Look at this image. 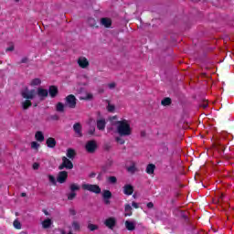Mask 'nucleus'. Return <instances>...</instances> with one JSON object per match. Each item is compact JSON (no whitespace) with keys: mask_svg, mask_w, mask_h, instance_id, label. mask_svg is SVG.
I'll use <instances>...</instances> for the list:
<instances>
[{"mask_svg":"<svg viewBox=\"0 0 234 234\" xmlns=\"http://www.w3.org/2000/svg\"><path fill=\"white\" fill-rule=\"evenodd\" d=\"M132 206H133V207H134L135 209H138V207H140L139 205H138V203H136V202H133V203H132Z\"/></svg>","mask_w":234,"mask_h":234,"instance_id":"nucleus-43","label":"nucleus"},{"mask_svg":"<svg viewBox=\"0 0 234 234\" xmlns=\"http://www.w3.org/2000/svg\"><path fill=\"white\" fill-rule=\"evenodd\" d=\"M101 25L104 27L105 28H111V26L112 25V20L111 18H101Z\"/></svg>","mask_w":234,"mask_h":234,"instance_id":"nucleus-13","label":"nucleus"},{"mask_svg":"<svg viewBox=\"0 0 234 234\" xmlns=\"http://www.w3.org/2000/svg\"><path fill=\"white\" fill-rule=\"evenodd\" d=\"M162 105L167 106L171 104V99L170 98H165L161 101Z\"/></svg>","mask_w":234,"mask_h":234,"instance_id":"nucleus-34","label":"nucleus"},{"mask_svg":"<svg viewBox=\"0 0 234 234\" xmlns=\"http://www.w3.org/2000/svg\"><path fill=\"white\" fill-rule=\"evenodd\" d=\"M13 226L16 229H21V222H19V220H15Z\"/></svg>","mask_w":234,"mask_h":234,"instance_id":"nucleus-36","label":"nucleus"},{"mask_svg":"<svg viewBox=\"0 0 234 234\" xmlns=\"http://www.w3.org/2000/svg\"><path fill=\"white\" fill-rule=\"evenodd\" d=\"M93 95L90 92H85L82 93L80 97V100H85L86 101H90V100H92Z\"/></svg>","mask_w":234,"mask_h":234,"instance_id":"nucleus-21","label":"nucleus"},{"mask_svg":"<svg viewBox=\"0 0 234 234\" xmlns=\"http://www.w3.org/2000/svg\"><path fill=\"white\" fill-rule=\"evenodd\" d=\"M73 130L75 131V134L76 136H78V138H81V136H83V134L81 133V124L75 123L73 125Z\"/></svg>","mask_w":234,"mask_h":234,"instance_id":"nucleus-15","label":"nucleus"},{"mask_svg":"<svg viewBox=\"0 0 234 234\" xmlns=\"http://www.w3.org/2000/svg\"><path fill=\"white\" fill-rule=\"evenodd\" d=\"M113 125L119 136H133V125L130 120L121 119L120 121H115Z\"/></svg>","mask_w":234,"mask_h":234,"instance_id":"nucleus-1","label":"nucleus"},{"mask_svg":"<svg viewBox=\"0 0 234 234\" xmlns=\"http://www.w3.org/2000/svg\"><path fill=\"white\" fill-rule=\"evenodd\" d=\"M107 180L109 184H116V182H118V179L116 178V176H110L108 177Z\"/></svg>","mask_w":234,"mask_h":234,"instance_id":"nucleus-35","label":"nucleus"},{"mask_svg":"<svg viewBox=\"0 0 234 234\" xmlns=\"http://www.w3.org/2000/svg\"><path fill=\"white\" fill-rule=\"evenodd\" d=\"M126 136H117L115 137V142H117V144H120V145H123V144H125V140L123 138H125Z\"/></svg>","mask_w":234,"mask_h":234,"instance_id":"nucleus-29","label":"nucleus"},{"mask_svg":"<svg viewBox=\"0 0 234 234\" xmlns=\"http://www.w3.org/2000/svg\"><path fill=\"white\" fill-rule=\"evenodd\" d=\"M46 144L48 145V147H49L50 149H54L56 147V139L52 138V137H48L46 141Z\"/></svg>","mask_w":234,"mask_h":234,"instance_id":"nucleus-20","label":"nucleus"},{"mask_svg":"<svg viewBox=\"0 0 234 234\" xmlns=\"http://www.w3.org/2000/svg\"><path fill=\"white\" fill-rule=\"evenodd\" d=\"M202 107H203V109H207V102H204V103L202 104Z\"/></svg>","mask_w":234,"mask_h":234,"instance_id":"nucleus-48","label":"nucleus"},{"mask_svg":"<svg viewBox=\"0 0 234 234\" xmlns=\"http://www.w3.org/2000/svg\"><path fill=\"white\" fill-rule=\"evenodd\" d=\"M124 226L128 231H134L136 229V222L135 221H131V220H126L124 223Z\"/></svg>","mask_w":234,"mask_h":234,"instance_id":"nucleus-11","label":"nucleus"},{"mask_svg":"<svg viewBox=\"0 0 234 234\" xmlns=\"http://www.w3.org/2000/svg\"><path fill=\"white\" fill-rule=\"evenodd\" d=\"M30 87H38V85H41V79L35 78L30 80L29 82Z\"/></svg>","mask_w":234,"mask_h":234,"instance_id":"nucleus-24","label":"nucleus"},{"mask_svg":"<svg viewBox=\"0 0 234 234\" xmlns=\"http://www.w3.org/2000/svg\"><path fill=\"white\" fill-rule=\"evenodd\" d=\"M105 125H107L105 119H101L97 121V129H99V131H104Z\"/></svg>","mask_w":234,"mask_h":234,"instance_id":"nucleus-18","label":"nucleus"},{"mask_svg":"<svg viewBox=\"0 0 234 234\" xmlns=\"http://www.w3.org/2000/svg\"><path fill=\"white\" fill-rule=\"evenodd\" d=\"M154 204L152 202L148 203L147 204V207H149V209L153 208L154 207Z\"/></svg>","mask_w":234,"mask_h":234,"instance_id":"nucleus-44","label":"nucleus"},{"mask_svg":"<svg viewBox=\"0 0 234 234\" xmlns=\"http://www.w3.org/2000/svg\"><path fill=\"white\" fill-rule=\"evenodd\" d=\"M45 215H48V212L47 210H44Z\"/></svg>","mask_w":234,"mask_h":234,"instance_id":"nucleus-51","label":"nucleus"},{"mask_svg":"<svg viewBox=\"0 0 234 234\" xmlns=\"http://www.w3.org/2000/svg\"><path fill=\"white\" fill-rule=\"evenodd\" d=\"M76 198V192H72L68 194V200H74Z\"/></svg>","mask_w":234,"mask_h":234,"instance_id":"nucleus-38","label":"nucleus"},{"mask_svg":"<svg viewBox=\"0 0 234 234\" xmlns=\"http://www.w3.org/2000/svg\"><path fill=\"white\" fill-rule=\"evenodd\" d=\"M123 193L124 195L131 196L133 193H134V187H133L132 185H125L123 186Z\"/></svg>","mask_w":234,"mask_h":234,"instance_id":"nucleus-16","label":"nucleus"},{"mask_svg":"<svg viewBox=\"0 0 234 234\" xmlns=\"http://www.w3.org/2000/svg\"><path fill=\"white\" fill-rule=\"evenodd\" d=\"M93 133H94V128L91 130L90 134H92Z\"/></svg>","mask_w":234,"mask_h":234,"instance_id":"nucleus-52","label":"nucleus"},{"mask_svg":"<svg viewBox=\"0 0 234 234\" xmlns=\"http://www.w3.org/2000/svg\"><path fill=\"white\" fill-rule=\"evenodd\" d=\"M35 140H37V142H45V133H43V132L41 131H37L35 133Z\"/></svg>","mask_w":234,"mask_h":234,"instance_id":"nucleus-17","label":"nucleus"},{"mask_svg":"<svg viewBox=\"0 0 234 234\" xmlns=\"http://www.w3.org/2000/svg\"><path fill=\"white\" fill-rule=\"evenodd\" d=\"M69 213H70V215H76V210L70 209V210H69Z\"/></svg>","mask_w":234,"mask_h":234,"instance_id":"nucleus-46","label":"nucleus"},{"mask_svg":"<svg viewBox=\"0 0 234 234\" xmlns=\"http://www.w3.org/2000/svg\"><path fill=\"white\" fill-rule=\"evenodd\" d=\"M128 173H131L132 175L136 173L138 171V168H136V164L133 163L131 166L127 167Z\"/></svg>","mask_w":234,"mask_h":234,"instance_id":"nucleus-28","label":"nucleus"},{"mask_svg":"<svg viewBox=\"0 0 234 234\" xmlns=\"http://www.w3.org/2000/svg\"><path fill=\"white\" fill-rule=\"evenodd\" d=\"M6 50H8L9 52H12V50H14V46L9 47Z\"/></svg>","mask_w":234,"mask_h":234,"instance_id":"nucleus-47","label":"nucleus"},{"mask_svg":"<svg viewBox=\"0 0 234 234\" xmlns=\"http://www.w3.org/2000/svg\"><path fill=\"white\" fill-rule=\"evenodd\" d=\"M77 63L80 69H89V66L90 65V62H89V58L85 57H80L77 59Z\"/></svg>","mask_w":234,"mask_h":234,"instance_id":"nucleus-7","label":"nucleus"},{"mask_svg":"<svg viewBox=\"0 0 234 234\" xmlns=\"http://www.w3.org/2000/svg\"><path fill=\"white\" fill-rule=\"evenodd\" d=\"M88 25H90V27H96V20L94 18H89Z\"/></svg>","mask_w":234,"mask_h":234,"instance_id":"nucleus-37","label":"nucleus"},{"mask_svg":"<svg viewBox=\"0 0 234 234\" xmlns=\"http://www.w3.org/2000/svg\"><path fill=\"white\" fill-rule=\"evenodd\" d=\"M67 178H69V173H67V171H61L57 176V182H58V184H65Z\"/></svg>","mask_w":234,"mask_h":234,"instance_id":"nucleus-8","label":"nucleus"},{"mask_svg":"<svg viewBox=\"0 0 234 234\" xmlns=\"http://www.w3.org/2000/svg\"><path fill=\"white\" fill-rule=\"evenodd\" d=\"M31 149L37 151L39 149V143L36 141L31 142Z\"/></svg>","mask_w":234,"mask_h":234,"instance_id":"nucleus-30","label":"nucleus"},{"mask_svg":"<svg viewBox=\"0 0 234 234\" xmlns=\"http://www.w3.org/2000/svg\"><path fill=\"white\" fill-rule=\"evenodd\" d=\"M58 92H59V90H58V87H56V86H50L48 89V94H49L50 98H56V96H58Z\"/></svg>","mask_w":234,"mask_h":234,"instance_id":"nucleus-14","label":"nucleus"},{"mask_svg":"<svg viewBox=\"0 0 234 234\" xmlns=\"http://www.w3.org/2000/svg\"><path fill=\"white\" fill-rule=\"evenodd\" d=\"M32 167L35 171H37V169H39V163H34Z\"/></svg>","mask_w":234,"mask_h":234,"instance_id":"nucleus-42","label":"nucleus"},{"mask_svg":"<svg viewBox=\"0 0 234 234\" xmlns=\"http://www.w3.org/2000/svg\"><path fill=\"white\" fill-rule=\"evenodd\" d=\"M107 111L109 112H114V111H116V107L114 106V104L108 103Z\"/></svg>","mask_w":234,"mask_h":234,"instance_id":"nucleus-32","label":"nucleus"},{"mask_svg":"<svg viewBox=\"0 0 234 234\" xmlns=\"http://www.w3.org/2000/svg\"><path fill=\"white\" fill-rule=\"evenodd\" d=\"M66 156L68 158H69L70 160H74L75 156H76V150L72 149V148H69L67 150V153H66Z\"/></svg>","mask_w":234,"mask_h":234,"instance_id":"nucleus-22","label":"nucleus"},{"mask_svg":"<svg viewBox=\"0 0 234 234\" xmlns=\"http://www.w3.org/2000/svg\"><path fill=\"white\" fill-rule=\"evenodd\" d=\"M104 203L109 205V204H111V201L109 200V198H104Z\"/></svg>","mask_w":234,"mask_h":234,"instance_id":"nucleus-45","label":"nucleus"},{"mask_svg":"<svg viewBox=\"0 0 234 234\" xmlns=\"http://www.w3.org/2000/svg\"><path fill=\"white\" fill-rule=\"evenodd\" d=\"M102 197L103 198H111V197H112V194L109 190H104Z\"/></svg>","mask_w":234,"mask_h":234,"instance_id":"nucleus-33","label":"nucleus"},{"mask_svg":"<svg viewBox=\"0 0 234 234\" xmlns=\"http://www.w3.org/2000/svg\"><path fill=\"white\" fill-rule=\"evenodd\" d=\"M82 189L84 191H90V193H95L96 195H100L101 193V188L98 185H90L84 183L82 184Z\"/></svg>","mask_w":234,"mask_h":234,"instance_id":"nucleus-2","label":"nucleus"},{"mask_svg":"<svg viewBox=\"0 0 234 234\" xmlns=\"http://www.w3.org/2000/svg\"><path fill=\"white\" fill-rule=\"evenodd\" d=\"M69 189L71 192L75 193V191H80V189H81V187L80 186V185H78V183H71L69 185Z\"/></svg>","mask_w":234,"mask_h":234,"instance_id":"nucleus-26","label":"nucleus"},{"mask_svg":"<svg viewBox=\"0 0 234 234\" xmlns=\"http://www.w3.org/2000/svg\"><path fill=\"white\" fill-rule=\"evenodd\" d=\"M21 197H27V193H25V192L21 193Z\"/></svg>","mask_w":234,"mask_h":234,"instance_id":"nucleus-50","label":"nucleus"},{"mask_svg":"<svg viewBox=\"0 0 234 234\" xmlns=\"http://www.w3.org/2000/svg\"><path fill=\"white\" fill-rule=\"evenodd\" d=\"M74 165L72 164V161L69 158L63 156L62 157V164L58 166V169H73Z\"/></svg>","mask_w":234,"mask_h":234,"instance_id":"nucleus-6","label":"nucleus"},{"mask_svg":"<svg viewBox=\"0 0 234 234\" xmlns=\"http://www.w3.org/2000/svg\"><path fill=\"white\" fill-rule=\"evenodd\" d=\"M37 96L39 98L40 101H43V100L48 96V90L43 88H38L37 90Z\"/></svg>","mask_w":234,"mask_h":234,"instance_id":"nucleus-9","label":"nucleus"},{"mask_svg":"<svg viewBox=\"0 0 234 234\" xmlns=\"http://www.w3.org/2000/svg\"><path fill=\"white\" fill-rule=\"evenodd\" d=\"M78 100L76 99V96L70 94L68 95L65 98L66 107H69V109H76Z\"/></svg>","mask_w":234,"mask_h":234,"instance_id":"nucleus-4","label":"nucleus"},{"mask_svg":"<svg viewBox=\"0 0 234 234\" xmlns=\"http://www.w3.org/2000/svg\"><path fill=\"white\" fill-rule=\"evenodd\" d=\"M72 228L75 231H78V229H80V223L78 222H73L72 223Z\"/></svg>","mask_w":234,"mask_h":234,"instance_id":"nucleus-40","label":"nucleus"},{"mask_svg":"<svg viewBox=\"0 0 234 234\" xmlns=\"http://www.w3.org/2000/svg\"><path fill=\"white\" fill-rule=\"evenodd\" d=\"M114 120H118V117L117 116H113L111 118V122H114Z\"/></svg>","mask_w":234,"mask_h":234,"instance_id":"nucleus-49","label":"nucleus"},{"mask_svg":"<svg viewBox=\"0 0 234 234\" xmlns=\"http://www.w3.org/2000/svg\"><path fill=\"white\" fill-rule=\"evenodd\" d=\"M104 224L110 229H113L114 226H116V218H108L105 219Z\"/></svg>","mask_w":234,"mask_h":234,"instance_id":"nucleus-10","label":"nucleus"},{"mask_svg":"<svg viewBox=\"0 0 234 234\" xmlns=\"http://www.w3.org/2000/svg\"><path fill=\"white\" fill-rule=\"evenodd\" d=\"M22 109L27 111L29 107H32V101L29 99H26L21 101Z\"/></svg>","mask_w":234,"mask_h":234,"instance_id":"nucleus-19","label":"nucleus"},{"mask_svg":"<svg viewBox=\"0 0 234 234\" xmlns=\"http://www.w3.org/2000/svg\"><path fill=\"white\" fill-rule=\"evenodd\" d=\"M21 95L25 100H35V98L37 96V92L36 90L25 89L22 90Z\"/></svg>","mask_w":234,"mask_h":234,"instance_id":"nucleus-3","label":"nucleus"},{"mask_svg":"<svg viewBox=\"0 0 234 234\" xmlns=\"http://www.w3.org/2000/svg\"><path fill=\"white\" fill-rule=\"evenodd\" d=\"M56 111L58 112H65V104H63V102H58L56 105Z\"/></svg>","mask_w":234,"mask_h":234,"instance_id":"nucleus-27","label":"nucleus"},{"mask_svg":"<svg viewBox=\"0 0 234 234\" xmlns=\"http://www.w3.org/2000/svg\"><path fill=\"white\" fill-rule=\"evenodd\" d=\"M48 180L53 185V186H56V177H54V176L52 175H48Z\"/></svg>","mask_w":234,"mask_h":234,"instance_id":"nucleus-31","label":"nucleus"},{"mask_svg":"<svg viewBox=\"0 0 234 234\" xmlns=\"http://www.w3.org/2000/svg\"><path fill=\"white\" fill-rule=\"evenodd\" d=\"M88 229H90V231H95V229H98V226L94 224H89Z\"/></svg>","mask_w":234,"mask_h":234,"instance_id":"nucleus-39","label":"nucleus"},{"mask_svg":"<svg viewBox=\"0 0 234 234\" xmlns=\"http://www.w3.org/2000/svg\"><path fill=\"white\" fill-rule=\"evenodd\" d=\"M133 215V207L131 205L126 204L124 206V217H131Z\"/></svg>","mask_w":234,"mask_h":234,"instance_id":"nucleus-23","label":"nucleus"},{"mask_svg":"<svg viewBox=\"0 0 234 234\" xmlns=\"http://www.w3.org/2000/svg\"><path fill=\"white\" fill-rule=\"evenodd\" d=\"M52 224H54V221L49 218L41 221V226L44 229H48V228L52 227Z\"/></svg>","mask_w":234,"mask_h":234,"instance_id":"nucleus-12","label":"nucleus"},{"mask_svg":"<svg viewBox=\"0 0 234 234\" xmlns=\"http://www.w3.org/2000/svg\"><path fill=\"white\" fill-rule=\"evenodd\" d=\"M98 149V143L96 141H88L85 144V150L90 154L96 153Z\"/></svg>","mask_w":234,"mask_h":234,"instance_id":"nucleus-5","label":"nucleus"},{"mask_svg":"<svg viewBox=\"0 0 234 234\" xmlns=\"http://www.w3.org/2000/svg\"><path fill=\"white\" fill-rule=\"evenodd\" d=\"M154 169H156V166L153 164H150L146 166V173L147 175H154Z\"/></svg>","mask_w":234,"mask_h":234,"instance_id":"nucleus-25","label":"nucleus"},{"mask_svg":"<svg viewBox=\"0 0 234 234\" xmlns=\"http://www.w3.org/2000/svg\"><path fill=\"white\" fill-rule=\"evenodd\" d=\"M108 88L110 89H115L116 88V82H110L107 85Z\"/></svg>","mask_w":234,"mask_h":234,"instance_id":"nucleus-41","label":"nucleus"}]
</instances>
